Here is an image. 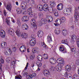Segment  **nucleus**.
I'll use <instances>...</instances> for the list:
<instances>
[{"mask_svg":"<svg viewBox=\"0 0 79 79\" xmlns=\"http://www.w3.org/2000/svg\"><path fill=\"white\" fill-rule=\"evenodd\" d=\"M27 74H28V73H27V72H25L24 73V76H27Z\"/></svg>","mask_w":79,"mask_h":79,"instance_id":"obj_59","label":"nucleus"},{"mask_svg":"<svg viewBox=\"0 0 79 79\" xmlns=\"http://www.w3.org/2000/svg\"><path fill=\"white\" fill-rule=\"evenodd\" d=\"M54 15L55 16H58V12L54 13Z\"/></svg>","mask_w":79,"mask_h":79,"instance_id":"obj_52","label":"nucleus"},{"mask_svg":"<svg viewBox=\"0 0 79 79\" xmlns=\"http://www.w3.org/2000/svg\"><path fill=\"white\" fill-rule=\"evenodd\" d=\"M42 1L43 2L45 3H47V2H48V0H42Z\"/></svg>","mask_w":79,"mask_h":79,"instance_id":"obj_54","label":"nucleus"},{"mask_svg":"<svg viewBox=\"0 0 79 79\" xmlns=\"http://www.w3.org/2000/svg\"><path fill=\"white\" fill-rule=\"evenodd\" d=\"M21 36L23 38H27V34L26 33H23L21 35Z\"/></svg>","mask_w":79,"mask_h":79,"instance_id":"obj_21","label":"nucleus"},{"mask_svg":"<svg viewBox=\"0 0 79 79\" xmlns=\"http://www.w3.org/2000/svg\"><path fill=\"white\" fill-rule=\"evenodd\" d=\"M49 20H48L49 22H52L53 21V18L51 16H50L49 17Z\"/></svg>","mask_w":79,"mask_h":79,"instance_id":"obj_36","label":"nucleus"},{"mask_svg":"<svg viewBox=\"0 0 79 79\" xmlns=\"http://www.w3.org/2000/svg\"><path fill=\"white\" fill-rule=\"evenodd\" d=\"M6 23H7V24H9V25H10V21L9 20H7V19H6Z\"/></svg>","mask_w":79,"mask_h":79,"instance_id":"obj_49","label":"nucleus"},{"mask_svg":"<svg viewBox=\"0 0 79 79\" xmlns=\"http://www.w3.org/2000/svg\"><path fill=\"white\" fill-rule=\"evenodd\" d=\"M73 79H79V78L77 74H75L73 75Z\"/></svg>","mask_w":79,"mask_h":79,"instance_id":"obj_37","label":"nucleus"},{"mask_svg":"<svg viewBox=\"0 0 79 79\" xmlns=\"http://www.w3.org/2000/svg\"><path fill=\"white\" fill-rule=\"evenodd\" d=\"M57 62L59 63V64H64V60L63 59H59L57 60Z\"/></svg>","mask_w":79,"mask_h":79,"instance_id":"obj_6","label":"nucleus"},{"mask_svg":"<svg viewBox=\"0 0 79 79\" xmlns=\"http://www.w3.org/2000/svg\"><path fill=\"white\" fill-rule=\"evenodd\" d=\"M39 17L40 18H42L44 17V14L42 13H40L39 14Z\"/></svg>","mask_w":79,"mask_h":79,"instance_id":"obj_33","label":"nucleus"},{"mask_svg":"<svg viewBox=\"0 0 79 79\" xmlns=\"http://www.w3.org/2000/svg\"><path fill=\"white\" fill-rule=\"evenodd\" d=\"M37 8L39 9L40 11H42L44 10V7L42 5H39L38 6Z\"/></svg>","mask_w":79,"mask_h":79,"instance_id":"obj_14","label":"nucleus"},{"mask_svg":"<svg viewBox=\"0 0 79 79\" xmlns=\"http://www.w3.org/2000/svg\"><path fill=\"white\" fill-rule=\"evenodd\" d=\"M62 34L64 36H65L67 34V31L66 30H63L62 31Z\"/></svg>","mask_w":79,"mask_h":79,"instance_id":"obj_26","label":"nucleus"},{"mask_svg":"<svg viewBox=\"0 0 79 79\" xmlns=\"http://www.w3.org/2000/svg\"><path fill=\"white\" fill-rule=\"evenodd\" d=\"M44 74L45 76H47L48 74H50V72L48 70H45L44 72Z\"/></svg>","mask_w":79,"mask_h":79,"instance_id":"obj_19","label":"nucleus"},{"mask_svg":"<svg viewBox=\"0 0 79 79\" xmlns=\"http://www.w3.org/2000/svg\"><path fill=\"white\" fill-rule=\"evenodd\" d=\"M40 70V68H38V69L37 70V71H39Z\"/></svg>","mask_w":79,"mask_h":79,"instance_id":"obj_64","label":"nucleus"},{"mask_svg":"<svg viewBox=\"0 0 79 79\" xmlns=\"http://www.w3.org/2000/svg\"><path fill=\"white\" fill-rule=\"evenodd\" d=\"M8 34L10 35L13 36L14 35V33L12 32V31L10 30H8Z\"/></svg>","mask_w":79,"mask_h":79,"instance_id":"obj_28","label":"nucleus"},{"mask_svg":"<svg viewBox=\"0 0 79 79\" xmlns=\"http://www.w3.org/2000/svg\"><path fill=\"white\" fill-rule=\"evenodd\" d=\"M12 64L13 65H15V61H13L12 62Z\"/></svg>","mask_w":79,"mask_h":79,"instance_id":"obj_60","label":"nucleus"},{"mask_svg":"<svg viewBox=\"0 0 79 79\" xmlns=\"http://www.w3.org/2000/svg\"><path fill=\"white\" fill-rule=\"evenodd\" d=\"M31 25L34 27H36V21L34 19H32L31 20Z\"/></svg>","mask_w":79,"mask_h":79,"instance_id":"obj_9","label":"nucleus"},{"mask_svg":"<svg viewBox=\"0 0 79 79\" xmlns=\"http://www.w3.org/2000/svg\"><path fill=\"white\" fill-rule=\"evenodd\" d=\"M76 64L77 65H79V60L77 61Z\"/></svg>","mask_w":79,"mask_h":79,"instance_id":"obj_58","label":"nucleus"},{"mask_svg":"<svg viewBox=\"0 0 79 79\" xmlns=\"http://www.w3.org/2000/svg\"><path fill=\"white\" fill-rule=\"evenodd\" d=\"M63 5L62 4H58L57 6V8L58 10H61L63 8Z\"/></svg>","mask_w":79,"mask_h":79,"instance_id":"obj_8","label":"nucleus"},{"mask_svg":"<svg viewBox=\"0 0 79 79\" xmlns=\"http://www.w3.org/2000/svg\"><path fill=\"white\" fill-rule=\"evenodd\" d=\"M4 53L5 55H6V56H8V55H11L12 52H11V49H9L7 51H6Z\"/></svg>","mask_w":79,"mask_h":79,"instance_id":"obj_3","label":"nucleus"},{"mask_svg":"<svg viewBox=\"0 0 79 79\" xmlns=\"http://www.w3.org/2000/svg\"><path fill=\"white\" fill-rule=\"evenodd\" d=\"M65 20V18L64 17H62L61 18L60 21L62 23H64Z\"/></svg>","mask_w":79,"mask_h":79,"instance_id":"obj_30","label":"nucleus"},{"mask_svg":"<svg viewBox=\"0 0 79 79\" xmlns=\"http://www.w3.org/2000/svg\"><path fill=\"white\" fill-rule=\"evenodd\" d=\"M22 27L23 29H24V30H27V29H28V26L26 24H24L22 25Z\"/></svg>","mask_w":79,"mask_h":79,"instance_id":"obj_11","label":"nucleus"},{"mask_svg":"<svg viewBox=\"0 0 79 79\" xmlns=\"http://www.w3.org/2000/svg\"><path fill=\"white\" fill-rule=\"evenodd\" d=\"M57 67L58 68L57 69V70L58 71H60L61 70V69H62V68L61 67V64H57Z\"/></svg>","mask_w":79,"mask_h":79,"instance_id":"obj_18","label":"nucleus"},{"mask_svg":"<svg viewBox=\"0 0 79 79\" xmlns=\"http://www.w3.org/2000/svg\"><path fill=\"white\" fill-rule=\"evenodd\" d=\"M68 73H65L64 74L65 76H66V77H67L68 76Z\"/></svg>","mask_w":79,"mask_h":79,"instance_id":"obj_57","label":"nucleus"},{"mask_svg":"<svg viewBox=\"0 0 79 79\" xmlns=\"http://www.w3.org/2000/svg\"><path fill=\"white\" fill-rule=\"evenodd\" d=\"M72 10V9H71V8H66V11L69 15H70L71 13Z\"/></svg>","mask_w":79,"mask_h":79,"instance_id":"obj_16","label":"nucleus"},{"mask_svg":"<svg viewBox=\"0 0 79 79\" xmlns=\"http://www.w3.org/2000/svg\"><path fill=\"white\" fill-rule=\"evenodd\" d=\"M29 64L28 63H27L26 66L24 69V70H26L27 69V67H28V64Z\"/></svg>","mask_w":79,"mask_h":79,"instance_id":"obj_50","label":"nucleus"},{"mask_svg":"<svg viewBox=\"0 0 79 79\" xmlns=\"http://www.w3.org/2000/svg\"><path fill=\"white\" fill-rule=\"evenodd\" d=\"M41 45L43 47H46V44L44 42H41Z\"/></svg>","mask_w":79,"mask_h":79,"instance_id":"obj_42","label":"nucleus"},{"mask_svg":"<svg viewBox=\"0 0 79 79\" xmlns=\"http://www.w3.org/2000/svg\"><path fill=\"white\" fill-rule=\"evenodd\" d=\"M21 6L23 8L24 7L25 8H26V6H27V4H26V3L24 4V2H22L21 4Z\"/></svg>","mask_w":79,"mask_h":79,"instance_id":"obj_17","label":"nucleus"},{"mask_svg":"<svg viewBox=\"0 0 79 79\" xmlns=\"http://www.w3.org/2000/svg\"><path fill=\"white\" fill-rule=\"evenodd\" d=\"M0 35L1 37L4 38L5 37V35H6V33L5 31L2 30L0 31Z\"/></svg>","mask_w":79,"mask_h":79,"instance_id":"obj_2","label":"nucleus"},{"mask_svg":"<svg viewBox=\"0 0 79 79\" xmlns=\"http://www.w3.org/2000/svg\"><path fill=\"white\" fill-rule=\"evenodd\" d=\"M59 50L61 52H63L64 50V48H62L61 47H60L59 48Z\"/></svg>","mask_w":79,"mask_h":79,"instance_id":"obj_45","label":"nucleus"},{"mask_svg":"<svg viewBox=\"0 0 79 79\" xmlns=\"http://www.w3.org/2000/svg\"><path fill=\"white\" fill-rule=\"evenodd\" d=\"M30 41L36 44V39H35V38H32L31 39V40H30Z\"/></svg>","mask_w":79,"mask_h":79,"instance_id":"obj_32","label":"nucleus"},{"mask_svg":"<svg viewBox=\"0 0 79 79\" xmlns=\"http://www.w3.org/2000/svg\"><path fill=\"white\" fill-rule=\"evenodd\" d=\"M13 52H16V48L15 47L13 48Z\"/></svg>","mask_w":79,"mask_h":79,"instance_id":"obj_51","label":"nucleus"},{"mask_svg":"<svg viewBox=\"0 0 79 79\" xmlns=\"http://www.w3.org/2000/svg\"><path fill=\"white\" fill-rule=\"evenodd\" d=\"M30 76H31V78H32L33 77H35V76H37V75L36 74V73H34L32 75H30Z\"/></svg>","mask_w":79,"mask_h":79,"instance_id":"obj_40","label":"nucleus"},{"mask_svg":"<svg viewBox=\"0 0 79 79\" xmlns=\"http://www.w3.org/2000/svg\"><path fill=\"white\" fill-rule=\"evenodd\" d=\"M47 40L48 42H50L52 40V37L50 36H48L47 38Z\"/></svg>","mask_w":79,"mask_h":79,"instance_id":"obj_38","label":"nucleus"},{"mask_svg":"<svg viewBox=\"0 0 79 79\" xmlns=\"http://www.w3.org/2000/svg\"><path fill=\"white\" fill-rule=\"evenodd\" d=\"M1 47L2 48H5L6 46V42L2 43L1 44Z\"/></svg>","mask_w":79,"mask_h":79,"instance_id":"obj_24","label":"nucleus"},{"mask_svg":"<svg viewBox=\"0 0 79 79\" xmlns=\"http://www.w3.org/2000/svg\"><path fill=\"white\" fill-rule=\"evenodd\" d=\"M26 46H21L20 48V51L22 52H26Z\"/></svg>","mask_w":79,"mask_h":79,"instance_id":"obj_4","label":"nucleus"},{"mask_svg":"<svg viewBox=\"0 0 79 79\" xmlns=\"http://www.w3.org/2000/svg\"><path fill=\"white\" fill-rule=\"evenodd\" d=\"M6 8L8 10L11 11V4L10 3H8Z\"/></svg>","mask_w":79,"mask_h":79,"instance_id":"obj_10","label":"nucleus"},{"mask_svg":"<svg viewBox=\"0 0 79 79\" xmlns=\"http://www.w3.org/2000/svg\"><path fill=\"white\" fill-rule=\"evenodd\" d=\"M43 56L44 58V59H48V55H47V54H44Z\"/></svg>","mask_w":79,"mask_h":79,"instance_id":"obj_29","label":"nucleus"},{"mask_svg":"<svg viewBox=\"0 0 79 79\" xmlns=\"http://www.w3.org/2000/svg\"><path fill=\"white\" fill-rule=\"evenodd\" d=\"M15 33L17 34V35L19 37H20V36H21V34H20V30L19 28L17 29Z\"/></svg>","mask_w":79,"mask_h":79,"instance_id":"obj_15","label":"nucleus"},{"mask_svg":"<svg viewBox=\"0 0 79 79\" xmlns=\"http://www.w3.org/2000/svg\"><path fill=\"white\" fill-rule=\"evenodd\" d=\"M28 18L27 16H25L22 17V20L23 21H28Z\"/></svg>","mask_w":79,"mask_h":79,"instance_id":"obj_12","label":"nucleus"},{"mask_svg":"<svg viewBox=\"0 0 79 79\" xmlns=\"http://www.w3.org/2000/svg\"><path fill=\"white\" fill-rule=\"evenodd\" d=\"M61 42L62 43V44H67V43H68V41L66 40H62L61 41Z\"/></svg>","mask_w":79,"mask_h":79,"instance_id":"obj_43","label":"nucleus"},{"mask_svg":"<svg viewBox=\"0 0 79 79\" xmlns=\"http://www.w3.org/2000/svg\"><path fill=\"white\" fill-rule=\"evenodd\" d=\"M56 23L58 24V25H60V24H61V20L59 19H58L56 21Z\"/></svg>","mask_w":79,"mask_h":79,"instance_id":"obj_20","label":"nucleus"},{"mask_svg":"<svg viewBox=\"0 0 79 79\" xmlns=\"http://www.w3.org/2000/svg\"><path fill=\"white\" fill-rule=\"evenodd\" d=\"M36 64L38 66V67H41L42 66V63L39 61H37L36 62Z\"/></svg>","mask_w":79,"mask_h":79,"instance_id":"obj_25","label":"nucleus"},{"mask_svg":"<svg viewBox=\"0 0 79 79\" xmlns=\"http://www.w3.org/2000/svg\"><path fill=\"white\" fill-rule=\"evenodd\" d=\"M29 44L30 46H31V47H33V46H34L35 45L36 43L30 41Z\"/></svg>","mask_w":79,"mask_h":79,"instance_id":"obj_23","label":"nucleus"},{"mask_svg":"<svg viewBox=\"0 0 79 79\" xmlns=\"http://www.w3.org/2000/svg\"><path fill=\"white\" fill-rule=\"evenodd\" d=\"M43 7L46 9V11H48L50 13H52L53 12V11L54 10L52 7H48V5L47 4H44L43 5Z\"/></svg>","mask_w":79,"mask_h":79,"instance_id":"obj_1","label":"nucleus"},{"mask_svg":"<svg viewBox=\"0 0 79 79\" xmlns=\"http://www.w3.org/2000/svg\"><path fill=\"white\" fill-rule=\"evenodd\" d=\"M17 11L18 14H20L22 13V11L19 9Z\"/></svg>","mask_w":79,"mask_h":79,"instance_id":"obj_44","label":"nucleus"},{"mask_svg":"<svg viewBox=\"0 0 79 79\" xmlns=\"http://www.w3.org/2000/svg\"><path fill=\"white\" fill-rule=\"evenodd\" d=\"M35 56L34 55H32L30 56V58L31 60H33Z\"/></svg>","mask_w":79,"mask_h":79,"instance_id":"obj_46","label":"nucleus"},{"mask_svg":"<svg viewBox=\"0 0 79 79\" xmlns=\"http://www.w3.org/2000/svg\"><path fill=\"white\" fill-rule=\"evenodd\" d=\"M55 3L54 2H50V5H51V6H53V4H55Z\"/></svg>","mask_w":79,"mask_h":79,"instance_id":"obj_47","label":"nucleus"},{"mask_svg":"<svg viewBox=\"0 0 79 79\" xmlns=\"http://www.w3.org/2000/svg\"><path fill=\"white\" fill-rule=\"evenodd\" d=\"M60 32V31L59 30H56L55 31V33L56 34H59Z\"/></svg>","mask_w":79,"mask_h":79,"instance_id":"obj_31","label":"nucleus"},{"mask_svg":"<svg viewBox=\"0 0 79 79\" xmlns=\"http://www.w3.org/2000/svg\"><path fill=\"white\" fill-rule=\"evenodd\" d=\"M50 61L51 63V64H54L56 63V60L55 59H54V58H51L50 60Z\"/></svg>","mask_w":79,"mask_h":79,"instance_id":"obj_7","label":"nucleus"},{"mask_svg":"<svg viewBox=\"0 0 79 79\" xmlns=\"http://www.w3.org/2000/svg\"><path fill=\"white\" fill-rule=\"evenodd\" d=\"M44 35V33L42 31H39L38 33V37L41 38Z\"/></svg>","mask_w":79,"mask_h":79,"instance_id":"obj_5","label":"nucleus"},{"mask_svg":"<svg viewBox=\"0 0 79 79\" xmlns=\"http://www.w3.org/2000/svg\"><path fill=\"white\" fill-rule=\"evenodd\" d=\"M15 79H21V78L19 77H15Z\"/></svg>","mask_w":79,"mask_h":79,"instance_id":"obj_61","label":"nucleus"},{"mask_svg":"<svg viewBox=\"0 0 79 79\" xmlns=\"http://www.w3.org/2000/svg\"><path fill=\"white\" fill-rule=\"evenodd\" d=\"M73 77H72V75H70L69 77L70 79H71Z\"/></svg>","mask_w":79,"mask_h":79,"instance_id":"obj_62","label":"nucleus"},{"mask_svg":"<svg viewBox=\"0 0 79 79\" xmlns=\"http://www.w3.org/2000/svg\"><path fill=\"white\" fill-rule=\"evenodd\" d=\"M37 59L40 61L42 60V57L41 55H38L37 57Z\"/></svg>","mask_w":79,"mask_h":79,"instance_id":"obj_27","label":"nucleus"},{"mask_svg":"<svg viewBox=\"0 0 79 79\" xmlns=\"http://www.w3.org/2000/svg\"><path fill=\"white\" fill-rule=\"evenodd\" d=\"M34 12H32V11H31L29 13V15L31 17L33 16V15H34Z\"/></svg>","mask_w":79,"mask_h":79,"instance_id":"obj_34","label":"nucleus"},{"mask_svg":"<svg viewBox=\"0 0 79 79\" xmlns=\"http://www.w3.org/2000/svg\"><path fill=\"white\" fill-rule=\"evenodd\" d=\"M71 50L72 52H74V51L76 50V49H75V48H73Z\"/></svg>","mask_w":79,"mask_h":79,"instance_id":"obj_56","label":"nucleus"},{"mask_svg":"<svg viewBox=\"0 0 79 79\" xmlns=\"http://www.w3.org/2000/svg\"><path fill=\"white\" fill-rule=\"evenodd\" d=\"M65 69L67 71H70V66L69 65H66L65 67Z\"/></svg>","mask_w":79,"mask_h":79,"instance_id":"obj_22","label":"nucleus"},{"mask_svg":"<svg viewBox=\"0 0 79 79\" xmlns=\"http://www.w3.org/2000/svg\"><path fill=\"white\" fill-rule=\"evenodd\" d=\"M76 38H77V37H76V35H73L71 38V42H74V41L76 40Z\"/></svg>","mask_w":79,"mask_h":79,"instance_id":"obj_13","label":"nucleus"},{"mask_svg":"<svg viewBox=\"0 0 79 79\" xmlns=\"http://www.w3.org/2000/svg\"><path fill=\"white\" fill-rule=\"evenodd\" d=\"M46 22V20L44 19H43L41 20V22L42 24H44Z\"/></svg>","mask_w":79,"mask_h":79,"instance_id":"obj_35","label":"nucleus"},{"mask_svg":"<svg viewBox=\"0 0 79 79\" xmlns=\"http://www.w3.org/2000/svg\"><path fill=\"white\" fill-rule=\"evenodd\" d=\"M32 78L31 76V75L28 76L27 77V79H32Z\"/></svg>","mask_w":79,"mask_h":79,"instance_id":"obj_48","label":"nucleus"},{"mask_svg":"<svg viewBox=\"0 0 79 79\" xmlns=\"http://www.w3.org/2000/svg\"><path fill=\"white\" fill-rule=\"evenodd\" d=\"M74 16L75 19H77V16H76V15H74Z\"/></svg>","mask_w":79,"mask_h":79,"instance_id":"obj_63","label":"nucleus"},{"mask_svg":"<svg viewBox=\"0 0 79 79\" xmlns=\"http://www.w3.org/2000/svg\"><path fill=\"white\" fill-rule=\"evenodd\" d=\"M4 14L5 16L6 15V12L5 11V10H4Z\"/></svg>","mask_w":79,"mask_h":79,"instance_id":"obj_55","label":"nucleus"},{"mask_svg":"<svg viewBox=\"0 0 79 79\" xmlns=\"http://www.w3.org/2000/svg\"><path fill=\"white\" fill-rule=\"evenodd\" d=\"M22 11L23 12V15H26V14H27V12H26V10L23 9V10H22Z\"/></svg>","mask_w":79,"mask_h":79,"instance_id":"obj_41","label":"nucleus"},{"mask_svg":"<svg viewBox=\"0 0 79 79\" xmlns=\"http://www.w3.org/2000/svg\"><path fill=\"white\" fill-rule=\"evenodd\" d=\"M0 61H1V62L2 63H4V60H3L2 59H1L0 60Z\"/></svg>","mask_w":79,"mask_h":79,"instance_id":"obj_53","label":"nucleus"},{"mask_svg":"<svg viewBox=\"0 0 79 79\" xmlns=\"http://www.w3.org/2000/svg\"><path fill=\"white\" fill-rule=\"evenodd\" d=\"M10 60H11V58L8 57L6 59V61L7 63H9L10 61Z\"/></svg>","mask_w":79,"mask_h":79,"instance_id":"obj_39","label":"nucleus"}]
</instances>
